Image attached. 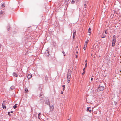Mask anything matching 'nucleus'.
I'll return each mask as SVG.
<instances>
[{"label":"nucleus","instance_id":"obj_1","mask_svg":"<svg viewBox=\"0 0 121 121\" xmlns=\"http://www.w3.org/2000/svg\"><path fill=\"white\" fill-rule=\"evenodd\" d=\"M98 89L99 91H102L104 89V86H99L98 87Z\"/></svg>","mask_w":121,"mask_h":121},{"label":"nucleus","instance_id":"obj_2","mask_svg":"<svg viewBox=\"0 0 121 121\" xmlns=\"http://www.w3.org/2000/svg\"><path fill=\"white\" fill-rule=\"evenodd\" d=\"M92 99L89 98V97H88L86 98V101L87 103H90L91 102Z\"/></svg>","mask_w":121,"mask_h":121},{"label":"nucleus","instance_id":"obj_3","mask_svg":"<svg viewBox=\"0 0 121 121\" xmlns=\"http://www.w3.org/2000/svg\"><path fill=\"white\" fill-rule=\"evenodd\" d=\"M45 103L48 105H50V102L49 101V99L48 98H46V101L45 102Z\"/></svg>","mask_w":121,"mask_h":121},{"label":"nucleus","instance_id":"obj_4","mask_svg":"<svg viewBox=\"0 0 121 121\" xmlns=\"http://www.w3.org/2000/svg\"><path fill=\"white\" fill-rule=\"evenodd\" d=\"M49 106L50 111H53L54 109V107L53 106V105H52L51 106L49 105Z\"/></svg>","mask_w":121,"mask_h":121},{"label":"nucleus","instance_id":"obj_5","mask_svg":"<svg viewBox=\"0 0 121 121\" xmlns=\"http://www.w3.org/2000/svg\"><path fill=\"white\" fill-rule=\"evenodd\" d=\"M116 42V40H112V46L114 47L115 46V44Z\"/></svg>","mask_w":121,"mask_h":121},{"label":"nucleus","instance_id":"obj_6","mask_svg":"<svg viewBox=\"0 0 121 121\" xmlns=\"http://www.w3.org/2000/svg\"><path fill=\"white\" fill-rule=\"evenodd\" d=\"M45 55L46 56H48L49 55V54L48 51V50L46 51L45 52Z\"/></svg>","mask_w":121,"mask_h":121},{"label":"nucleus","instance_id":"obj_7","mask_svg":"<svg viewBox=\"0 0 121 121\" xmlns=\"http://www.w3.org/2000/svg\"><path fill=\"white\" fill-rule=\"evenodd\" d=\"M70 70L69 69L68 70V72L67 73V75L69 76H71V73H70Z\"/></svg>","mask_w":121,"mask_h":121},{"label":"nucleus","instance_id":"obj_8","mask_svg":"<svg viewBox=\"0 0 121 121\" xmlns=\"http://www.w3.org/2000/svg\"><path fill=\"white\" fill-rule=\"evenodd\" d=\"M8 103V102H6L5 101H4L2 105H5L6 104H7Z\"/></svg>","mask_w":121,"mask_h":121},{"label":"nucleus","instance_id":"obj_9","mask_svg":"<svg viewBox=\"0 0 121 121\" xmlns=\"http://www.w3.org/2000/svg\"><path fill=\"white\" fill-rule=\"evenodd\" d=\"M39 97L42 98H44V96L43 94L42 93H40V95Z\"/></svg>","mask_w":121,"mask_h":121},{"label":"nucleus","instance_id":"obj_10","mask_svg":"<svg viewBox=\"0 0 121 121\" xmlns=\"http://www.w3.org/2000/svg\"><path fill=\"white\" fill-rule=\"evenodd\" d=\"M13 76H14L16 77H17L18 76L17 74L15 72H13Z\"/></svg>","mask_w":121,"mask_h":121},{"label":"nucleus","instance_id":"obj_11","mask_svg":"<svg viewBox=\"0 0 121 121\" xmlns=\"http://www.w3.org/2000/svg\"><path fill=\"white\" fill-rule=\"evenodd\" d=\"M32 77V75L29 74L27 76V78L28 79H30Z\"/></svg>","mask_w":121,"mask_h":121},{"label":"nucleus","instance_id":"obj_12","mask_svg":"<svg viewBox=\"0 0 121 121\" xmlns=\"http://www.w3.org/2000/svg\"><path fill=\"white\" fill-rule=\"evenodd\" d=\"M88 108V107H87V110H86L87 111H89V112H91V111H91V110L90 109V110H89V108Z\"/></svg>","mask_w":121,"mask_h":121},{"label":"nucleus","instance_id":"obj_13","mask_svg":"<svg viewBox=\"0 0 121 121\" xmlns=\"http://www.w3.org/2000/svg\"><path fill=\"white\" fill-rule=\"evenodd\" d=\"M106 37V36L103 33L102 34V36L101 37L102 38H105Z\"/></svg>","mask_w":121,"mask_h":121},{"label":"nucleus","instance_id":"obj_14","mask_svg":"<svg viewBox=\"0 0 121 121\" xmlns=\"http://www.w3.org/2000/svg\"><path fill=\"white\" fill-rule=\"evenodd\" d=\"M7 30H9L10 29V25H9L7 26Z\"/></svg>","mask_w":121,"mask_h":121},{"label":"nucleus","instance_id":"obj_15","mask_svg":"<svg viewBox=\"0 0 121 121\" xmlns=\"http://www.w3.org/2000/svg\"><path fill=\"white\" fill-rule=\"evenodd\" d=\"M14 88V87L13 86H12L10 89V90L12 91L13 90Z\"/></svg>","mask_w":121,"mask_h":121},{"label":"nucleus","instance_id":"obj_16","mask_svg":"<svg viewBox=\"0 0 121 121\" xmlns=\"http://www.w3.org/2000/svg\"><path fill=\"white\" fill-rule=\"evenodd\" d=\"M5 6V3H3V4H2V5H1V6L2 7H4Z\"/></svg>","mask_w":121,"mask_h":121},{"label":"nucleus","instance_id":"obj_17","mask_svg":"<svg viewBox=\"0 0 121 121\" xmlns=\"http://www.w3.org/2000/svg\"><path fill=\"white\" fill-rule=\"evenodd\" d=\"M28 89L27 88H26L25 90V93H28Z\"/></svg>","mask_w":121,"mask_h":121},{"label":"nucleus","instance_id":"obj_18","mask_svg":"<svg viewBox=\"0 0 121 121\" xmlns=\"http://www.w3.org/2000/svg\"><path fill=\"white\" fill-rule=\"evenodd\" d=\"M17 104H15V105L13 106V108L14 109H15L17 108Z\"/></svg>","mask_w":121,"mask_h":121},{"label":"nucleus","instance_id":"obj_19","mask_svg":"<svg viewBox=\"0 0 121 121\" xmlns=\"http://www.w3.org/2000/svg\"><path fill=\"white\" fill-rule=\"evenodd\" d=\"M2 106L3 108L4 109H6V107L5 105H2Z\"/></svg>","mask_w":121,"mask_h":121},{"label":"nucleus","instance_id":"obj_20","mask_svg":"<svg viewBox=\"0 0 121 121\" xmlns=\"http://www.w3.org/2000/svg\"><path fill=\"white\" fill-rule=\"evenodd\" d=\"M112 40H116V38L115 35H114L113 36Z\"/></svg>","mask_w":121,"mask_h":121},{"label":"nucleus","instance_id":"obj_21","mask_svg":"<svg viewBox=\"0 0 121 121\" xmlns=\"http://www.w3.org/2000/svg\"><path fill=\"white\" fill-rule=\"evenodd\" d=\"M76 34V31L75 30V31L73 33V38H74V37H75V35Z\"/></svg>","mask_w":121,"mask_h":121},{"label":"nucleus","instance_id":"obj_22","mask_svg":"<svg viewBox=\"0 0 121 121\" xmlns=\"http://www.w3.org/2000/svg\"><path fill=\"white\" fill-rule=\"evenodd\" d=\"M91 29L90 28H89V29H88V32H89V33H90L89 35H90V33L91 32Z\"/></svg>","mask_w":121,"mask_h":121},{"label":"nucleus","instance_id":"obj_23","mask_svg":"<svg viewBox=\"0 0 121 121\" xmlns=\"http://www.w3.org/2000/svg\"><path fill=\"white\" fill-rule=\"evenodd\" d=\"M87 45H84L83 47V49L84 50H86V49Z\"/></svg>","mask_w":121,"mask_h":121},{"label":"nucleus","instance_id":"obj_24","mask_svg":"<svg viewBox=\"0 0 121 121\" xmlns=\"http://www.w3.org/2000/svg\"><path fill=\"white\" fill-rule=\"evenodd\" d=\"M45 79L46 81L48 80V77L47 75L45 76Z\"/></svg>","mask_w":121,"mask_h":121},{"label":"nucleus","instance_id":"obj_25","mask_svg":"<svg viewBox=\"0 0 121 121\" xmlns=\"http://www.w3.org/2000/svg\"><path fill=\"white\" fill-rule=\"evenodd\" d=\"M74 2L75 1L74 0H72L71 3L72 4H73L74 3Z\"/></svg>","mask_w":121,"mask_h":121},{"label":"nucleus","instance_id":"obj_26","mask_svg":"<svg viewBox=\"0 0 121 121\" xmlns=\"http://www.w3.org/2000/svg\"><path fill=\"white\" fill-rule=\"evenodd\" d=\"M87 41H86L85 42V45H87V43H88V40H87Z\"/></svg>","mask_w":121,"mask_h":121},{"label":"nucleus","instance_id":"obj_27","mask_svg":"<svg viewBox=\"0 0 121 121\" xmlns=\"http://www.w3.org/2000/svg\"><path fill=\"white\" fill-rule=\"evenodd\" d=\"M70 78H71V76H69L67 75V79H70Z\"/></svg>","mask_w":121,"mask_h":121},{"label":"nucleus","instance_id":"obj_28","mask_svg":"<svg viewBox=\"0 0 121 121\" xmlns=\"http://www.w3.org/2000/svg\"><path fill=\"white\" fill-rule=\"evenodd\" d=\"M39 90L41 91L42 89V87L41 86H39Z\"/></svg>","mask_w":121,"mask_h":121},{"label":"nucleus","instance_id":"obj_29","mask_svg":"<svg viewBox=\"0 0 121 121\" xmlns=\"http://www.w3.org/2000/svg\"><path fill=\"white\" fill-rule=\"evenodd\" d=\"M114 14H112L111 16V17L113 18V17H114Z\"/></svg>","mask_w":121,"mask_h":121},{"label":"nucleus","instance_id":"obj_30","mask_svg":"<svg viewBox=\"0 0 121 121\" xmlns=\"http://www.w3.org/2000/svg\"><path fill=\"white\" fill-rule=\"evenodd\" d=\"M105 30V34H107V32H106V31H107V29H105V30Z\"/></svg>","mask_w":121,"mask_h":121},{"label":"nucleus","instance_id":"obj_31","mask_svg":"<svg viewBox=\"0 0 121 121\" xmlns=\"http://www.w3.org/2000/svg\"><path fill=\"white\" fill-rule=\"evenodd\" d=\"M62 53L64 54V56H65V52L64 51L62 52Z\"/></svg>","mask_w":121,"mask_h":121},{"label":"nucleus","instance_id":"obj_32","mask_svg":"<svg viewBox=\"0 0 121 121\" xmlns=\"http://www.w3.org/2000/svg\"><path fill=\"white\" fill-rule=\"evenodd\" d=\"M8 114L9 115V116H11V114H10V113L9 112H8Z\"/></svg>","mask_w":121,"mask_h":121},{"label":"nucleus","instance_id":"obj_33","mask_svg":"<svg viewBox=\"0 0 121 121\" xmlns=\"http://www.w3.org/2000/svg\"><path fill=\"white\" fill-rule=\"evenodd\" d=\"M86 4H84V7L85 8H86Z\"/></svg>","mask_w":121,"mask_h":121},{"label":"nucleus","instance_id":"obj_34","mask_svg":"<svg viewBox=\"0 0 121 121\" xmlns=\"http://www.w3.org/2000/svg\"><path fill=\"white\" fill-rule=\"evenodd\" d=\"M3 13V12L2 11H0V14H2Z\"/></svg>","mask_w":121,"mask_h":121},{"label":"nucleus","instance_id":"obj_35","mask_svg":"<svg viewBox=\"0 0 121 121\" xmlns=\"http://www.w3.org/2000/svg\"><path fill=\"white\" fill-rule=\"evenodd\" d=\"M85 71H83V73H82V75H83L85 74Z\"/></svg>","mask_w":121,"mask_h":121},{"label":"nucleus","instance_id":"obj_36","mask_svg":"<svg viewBox=\"0 0 121 121\" xmlns=\"http://www.w3.org/2000/svg\"><path fill=\"white\" fill-rule=\"evenodd\" d=\"M68 79V83H69V82H70V79Z\"/></svg>","mask_w":121,"mask_h":121},{"label":"nucleus","instance_id":"obj_37","mask_svg":"<svg viewBox=\"0 0 121 121\" xmlns=\"http://www.w3.org/2000/svg\"><path fill=\"white\" fill-rule=\"evenodd\" d=\"M87 66V64L86 63L85 64V67H86Z\"/></svg>","mask_w":121,"mask_h":121},{"label":"nucleus","instance_id":"obj_38","mask_svg":"<svg viewBox=\"0 0 121 121\" xmlns=\"http://www.w3.org/2000/svg\"><path fill=\"white\" fill-rule=\"evenodd\" d=\"M79 1V0H75V1L76 2H78Z\"/></svg>","mask_w":121,"mask_h":121},{"label":"nucleus","instance_id":"obj_39","mask_svg":"<svg viewBox=\"0 0 121 121\" xmlns=\"http://www.w3.org/2000/svg\"><path fill=\"white\" fill-rule=\"evenodd\" d=\"M62 86L63 87L65 88V86L64 85H63Z\"/></svg>","mask_w":121,"mask_h":121},{"label":"nucleus","instance_id":"obj_40","mask_svg":"<svg viewBox=\"0 0 121 121\" xmlns=\"http://www.w3.org/2000/svg\"><path fill=\"white\" fill-rule=\"evenodd\" d=\"M41 113H39L38 114V116H39L40 115H41Z\"/></svg>","mask_w":121,"mask_h":121},{"label":"nucleus","instance_id":"obj_41","mask_svg":"<svg viewBox=\"0 0 121 121\" xmlns=\"http://www.w3.org/2000/svg\"><path fill=\"white\" fill-rule=\"evenodd\" d=\"M69 0H65V2H68L69 1Z\"/></svg>","mask_w":121,"mask_h":121},{"label":"nucleus","instance_id":"obj_42","mask_svg":"<svg viewBox=\"0 0 121 121\" xmlns=\"http://www.w3.org/2000/svg\"><path fill=\"white\" fill-rule=\"evenodd\" d=\"M70 119V117H69V116L68 117V119L69 120Z\"/></svg>","mask_w":121,"mask_h":121},{"label":"nucleus","instance_id":"obj_43","mask_svg":"<svg viewBox=\"0 0 121 121\" xmlns=\"http://www.w3.org/2000/svg\"><path fill=\"white\" fill-rule=\"evenodd\" d=\"M85 68H84L83 69V71H85Z\"/></svg>","mask_w":121,"mask_h":121},{"label":"nucleus","instance_id":"obj_44","mask_svg":"<svg viewBox=\"0 0 121 121\" xmlns=\"http://www.w3.org/2000/svg\"><path fill=\"white\" fill-rule=\"evenodd\" d=\"M77 57H78V56H77V55H76V58H77Z\"/></svg>","mask_w":121,"mask_h":121},{"label":"nucleus","instance_id":"obj_45","mask_svg":"<svg viewBox=\"0 0 121 121\" xmlns=\"http://www.w3.org/2000/svg\"><path fill=\"white\" fill-rule=\"evenodd\" d=\"M63 92L62 91H61V94H63Z\"/></svg>","mask_w":121,"mask_h":121},{"label":"nucleus","instance_id":"obj_46","mask_svg":"<svg viewBox=\"0 0 121 121\" xmlns=\"http://www.w3.org/2000/svg\"><path fill=\"white\" fill-rule=\"evenodd\" d=\"M93 78H91V81H92V80H93Z\"/></svg>","mask_w":121,"mask_h":121},{"label":"nucleus","instance_id":"obj_47","mask_svg":"<svg viewBox=\"0 0 121 121\" xmlns=\"http://www.w3.org/2000/svg\"><path fill=\"white\" fill-rule=\"evenodd\" d=\"M87 62V60H86L85 61V63H86V62Z\"/></svg>","mask_w":121,"mask_h":121},{"label":"nucleus","instance_id":"obj_48","mask_svg":"<svg viewBox=\"0 0 121 121\" xmlns=\"http://www.w3.org/2000/svg\"><path fill=\"white\" fill-rule=\"evenodd\" d=\"M13 111H11V113H13Z\"/></svg>","mask_w":121,"mask_h":121},{"label":"nucleus","instance_id":"obj_49","mask_svg":"<svg viewBox=\"0 0 121 121\" xmlns=\"http://www.w3.org/2000/svg\"><path fill=\"white\" fill-rule=\"evenodd\" d=\"M38 118H39V119H40V118H39V116H38Z\"/></svg>","mask_w":121,"mask_h":121},{"label":"nucleus","instance_id":"obj_50","mask_svg":"<svg viewBox=\"0 0 121 121\" xmlns=\"http://www.w3.org/2000/svg\"><path fill=\"white\" fill-rule=\"evenodd\" d=\"M65 90V88H63V91H64Z\"/></svg>","mask_w":121,"mask_h":121},{"label":"nucleus","instance_id":"obj_51","mask_svg":"<svg viewBox=\"0 0 121 121\" xmlns=\"http://www.w3.org/2000/svg\"><path fill=\"white\" fill-rule=\"evenodd\" d=\"M76 53L77 54L78 53V52H77Z\"/></svg>","mask_w":121,"mask_h":121},{"label":"nucleus","instance_id":"obj_52","mask_svg":"<svg viewBox=\"0 0 121 121\" xmlns=\"http://www.w3.org/2000/svg\"><path fill=\"white\" fill-rule=\"evenodd\" d=\"M0 47H1V46H0Z\"/></svg>","mask_w":121,"mask_h":121},{"label":"nucleus","instance_id":"obj_53","mask_svg":"<svg viewBox=\"0 0 121 121\" xmlns=\"http://www.w3.org/2000/svg\"><path fill=\"white\" fill-rule=\"evenodd\" d=\"M91 55L92 56V54H91Z\"/></svg>","mask_w":121,"mask_h":121}]
</instances>
